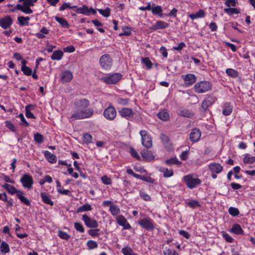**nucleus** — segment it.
<instances>
[{"mask_svg":"<svg viewBox=\"0 0 255 255\" xmlns=\"http://www.w3.org/2000/svg\"><path fill=\"white\" fill-rule=\"evenodd\" d=\"M90 102L87 99L76 100L74 104V108L71 117L70 122L76 120L88 119L92 117L94 110L88 108Z\"/></svg>","mask_w":255,"mask_h":255,"instance_id":"f257e3e1","label":"nucleus"},{"mask_svg":"<svg viewBox=\"0 0 255 255\" xmlns=\"http://www.w3.org/2000/svg\"><path fill=\"white\" fill-rule=\"evenodd\" d=\"M37 0H18V1L23 2L22 4H17L15 7V9L19 10L23 13L29 14L33 12L32 10L30 8V6L34 5Z\"/></svg>","mask_w":255,"mask_h":255,"instance_id":"f03ea898","label":"nucleus"},{"mask_svg":"<svg viewBox=\"0 0 255 255\" xmlns=\"http://www.w3.org/2000/svg\"><path fill=\"white\" fill-rule=\"evenodd\" d=\"M183 180L187 187L191 189H194L201 183V180L195 177L194 174H188L183 177Z\"/></svg>","mask_w":255,"mask_h":255,"instance_id":"7ed1b4c3","label":"nucleus"},{"mask_svg":"<svg viewBox=\"0 0 255 255\" xmlns=\"http://www.w3.org/2000/svg\"><path fill=\"white\" fill-rule=\"evenodd\" d=\"M211 88V84L208 81H200L194 85L195 91L198 93L206 92Z\"/></svg>","mask_w":255,"mask_h":255,"instance_id":"20e7f679","label":"nucleus"},{"mask_svg":"<svg viewBox=\"0 0 255 255\" xmlns=\"http://www.w3.org/2000/svg\"><path fill=\"white\" fill-rule=\"evenodd\" d=\"M138 225L147 231H151L154 229V223L150 218H144L138 221Z\"/></svg>","mask_w":255,"mask_h":255,"instance_id":"39448f33","label":"nucleus"},{"mask_svg":"<svg viewBox=\"0 0 255 255\" xmlns=\"http://www.w3.org/2000/svg\"><path fill=\"white\" fill-rule=\"evenodd\" d=\"M99 63L102 68L108 70L111 68L113 60L110 55L104 54L100 57Z\"/></svg>","mask_w":255,"mask_h":255,"instance_id":"423d86ee","label":"nucleus"},{"mask_svg":"<svg viewBox=\"0 0 255 255\" xmlns=\"http://www.w3.org/2000/svg\"><path fill=\"white\" fill-rule=\"evenodd\" d=\"M140 135L141 136V141L143 146L147 148H150L152 145V139L151 136L145 130L140 131Z\"/></svg>","mask_w":255,"mask_h":255,"instance_id":"0eeeda50","label":"nucleus"},{"mask_svg":"<svg viewBox=\"0 0 255 255\" xmlns=\"http://www.w3.org/2000/svg\"><path fill=\"white\" fill-rule=\"evenodd\" d=\"M20 182L24 188L30 189L32 187L33 180L32 177L27 174H24L20 179Z\"/></svg>","mask_w":255,"mask_h":255,"instance_id":"6e6552de","label":"nucleus"},{"mask_svg":"<svg viewBox=\"0 0 255 255\" xmlns=\"http://www.w3.org/2000/svg\"><path fill=\"white\" fill-rule=\"evenodd\" d=\"M103 115L108 120L113 121L116 117L117 112L113 106H109L104 110Z\"/></svg>","mask_w":255,"mask_h":255,"instance_id":"1a4fd4ad","label":"nucleus"},{"mask_svg":"<svg viewBox=\"0 0 255 255\" xmlns=\"http://www.w3.org/2000/svg\"><path fill=\"white\" fill-rule=\"evenodd\" d=\"M82 220L84 222L85 225L90 228H96L99 226L98 222L94 219L90 218L86 214L82 216Z\"/></svg>","mask_w":255,"mask_h":255,"instance_id":"9d476101","label":"nucleus"},{"mask_svg":"<svg viewBox=\"0 0 255 255\" xmlns=\"http://www.w3.org/2000/svg\"><path fill=\"white\" fill-rule=\"evenodd\" d=\"M75 12L78 13L83 14L86 15H89L91 14L95 15L97 13L96 10L92 7L88 8V7L85 5H83V6L80 7L79 8H77V9L76 10Z\"/></svg>","mask_w":255,"mask_h":255,"instance_id":"9b49d317","label":"nucleus"},{"mask_svg":"<svg viewBox=\"0 0 255 255\" xmlns=\"http://www.w3.org/2000/svg\"><path fill=\"white\" fill-rule=\"evenodd\" d=\"M12 24V19L10 16L6 15L0 18V26L4 29H7Z\"/></svg>","mask_w":255,"mask_h":255,"instance_id":"f8f14e48","label":"nucleus"},{"mask_svg":"<svg viewBox=\"0 0 255 255\" xmlns=\"http://www.w3.org/2000/svg\"><path fill=\"white\" fill-rule=\"evenodd\" d=\"M201 135V132L199 129L195 128L193 129L189 135V139L193 142H196L199 140Z\"/></svg>","mask_w":255,"mask_h":255,"instance_id":"ddd939ff","label":"nucleus"},{"mask_svg":"<svg viewBox=\"0 0 255 255\" xmlns=\"http://www.w3.org/2000/svg\"><path fill=\"white\" fill-rule=\"evenodd\" d=\"M119 113L122 117L127 119L133 117L134 115V112L132 110L127 108H122L119 111Z\"/></svg>","mask_w":255,"mask_h":255,"instance_id":"4468645a","label":"nucleus"},{"mask_svg":"<svg viewBox=\"0 0 255 255\" xmlns=\"http://www.w3.org/2000/svg\"><path fill=\"white\" fill-rule=\"evenodd\" d=\"M209 169L212 173H215L216 174L220 173L223 170V166L218 163L213 162L211 163L208 165Z\"/></svg>","mask_w":255,"mask_h":255,"instance_id":"2eb2a0df","label":"nucleus"},{"mask_svg":"<svg viewBox=\"0 0 255 255\" xmlns=\"http://www.w3.org/2000/svg\"><path fill=\"white\" fill-rule=\"evenodd\" d=\"M2 187L5 189L8 193L11 195L16 194V196L18 193H21V190L16 189L13 186L8 184L7 183L4 184Z\"/></svg>","mask_w":255,"mask_h":255,"instance_id":"dca6fc26","label":"nucleus"},{"mask_svg":"<svg viewBox=\"0 0 255 255\" xmlns=\"http://www.w3.org/2000/svg\"><path fill=\"white\" fill-rule=\"evenodd\" d=\"M169 26V24L165 21L158 20L153 25L150 29L153 30H157L158 29H165Z\"/></svg>","mask_w":255,"mask_h":255,"instance_id":"f3484780","label":"nucleus"},{"mask_svg":"<svg viewBox=\"0 0 255 255\" xmlns=\"http://www.w3.org/2000/svg\"><path fill=\"white\" fill-rule=\"evenodd\" d=\"M141 155L144 160L146 161H151L154 159L155 155L151 151L144 150L141 152Z\"/></svg>","mask_w":255,"mask_h":255,"instance_id":"a211bd4d","label":"nucleus"},{"mask_svg":"<svg viewBox=\"0 0 255 255\" xmlns=\"http://www.w3.org/2000/svg\"><path fill=\"white\" fill-rule=\"evenodd\" d=\"M160 139L166 148L168 150L172 148V144L167 135L164 133H161L160 135Z\"/></svg>","mask_w":255,"mask_h":255,"instance_id":"6ab92c4d","label":"nucleus"},{"mask_svg":"<svg viewBox=\"0 0 255 255\" xmlns=\"http://www.w3.org/2000/svg\"><path fill=\"white\" fill-rule=\"evenodd\" d=\"M158 171L163 173V177L169 178L173 176V172L172 169H168L164 167H159Z\"/></svg>","mask_w":255,"mask_h":255,"instance_id":"aec40b11","label":"nucleus"},{"mask_svg":"<svg viewBox=\"0 0 255 255\" xmlns=\"http://www.w3.org/2000/svg\"><path fill=\"white\" fill-rule=\"evenodd\" d=\"M25 193L21 190V193H18L16 197L20 200L21 203L26 205V206H30V201L25 196Z\"/></svg>","mask_w":255,"mask_h":255,"instance_id":"412c9836","label":"nucleus"},{"mask_svg":"<svg viewBox=\"0 0 255 255\" xmlns=\"http://www.w3.org/2000/svg\"><path fill=\"white\" fill-rule=\"evenodd\" d=\"M151 12L154 15H157L160 17H163L162 8L160 5H155L154 4H153L152 5Z\"/></svg>","mask_w":255,"mask_h":255,"instance_id":"4be33fe9","label":"nucleus"},{"mask_svg":"<svg viewBox=\"0 0 255 255\" xmlns=\"http://www.w3.org/2000/svg\"><path fill=\"white\" fill-rule=\"evenodd\" d=\"M45 158L51 163H55L57 161V157L49 151L46 150L44 152Z\"/></svg>","mask_w":255,"mask_h":255,"instance_id":"5701e85b","label":"nucleus"},{"mask_svg":"<svg viewBox=\"0 0 255 255\" xmlns=\"http://www.w3.org/2000/svg\"><path fill=\"white\" fill-rule=\"evenodd\" d=\"M233 111V106L229 103H226L223 106L222 113L225 116L230 115Z\"/></svg>","mask_w":255,"mask_h":255,"instance_id":"b1692460","label":"nucleus"},{"mask_svg":"<svg viewBox=\"0 0 255 255\" xmlns=\"http://www.w3.org/2000/svg\"><path fill=\"white\" fill-rule=\"evenodd\" d=\"M205 16V12L203 9H200L198 11L195 13H191L189 15V17L192 20H194L197 18H203Z\"/></svg>","mask_w":255,"mask_h":255,"instance_id":"393cba45","label":"nucleus"},{"mask_svg":"<svg viewBox=\"0 0 255 255\" xmlns=\"http://www.w3.org/2000/svg\"><path fill=\"white\" fill-rule=\"evenodd\" d=\"M231 232L236 235H243L244 233L241 226L238 224H235L233 225Z\"/></svg>","mask_w":255,"mask_h":255,"instance_id":"a878e982","label":"nucleus"},{"mask_svg":"<svg viewBox=\"0 0 255 255\" xmlns=\"http://www.w3.org/2000/svg\"><path fill=\"white\" fill-rule=\"evenodd\" d=\"M40 196L42 199V201L46 204L50 206H53L54 203L50 199L49 197L47 196V194L45 192H41Z\"/></svg>","mask_w":255,"mask_h":255,"instance_id":"bb28decb","label":"nucleus"},{"mask_svg":"<svg viewBox=\"0 0 255 255\" xmlns=\"http://www.w3.org/2000/svg\"><path fill=\"white\" fill-rule=\"evenodd\" d=\"M55 19L62 27L67 28L70 27V24L65 19L56 16H55Z\"/></svg>","mask_w":255,"mask_h":255,"instance_id":"cd10ccee","label":"nucleus"},{"mask_svg":"<svg viewBox=\"0 0 255 255\" xmlns=\"http://www.w3.org/2000/svg\"><path fill=\"white\" fill-rule=\"evenodd\" d=\"M157 117L161 120L167 121L169 118V114L165 110H163L157 114Z\"/></svg>","mask_w":255,"mask_h":255,"instance_id":"c85d7f7f","label":"nucleus"},{"mask_svg":"<svg viewBox=\"0 0 255 255\" xmlns=\"http://www.w3.org/2000/svg\"><path fill=\"white\" fill-rule=\"evenodd\" d=\"M0 251L2 254H5L10 251L9 245L8 244L4 241L1 243L0 246Z\"/></svg>","mask_w":255,"mask_h":255,"instance_id":"c756f323","label":"nucleus"},{"mask_svg":"<svg viewBox=\"0 0 255 255\" xmlns=\"http://www.w3.org/2000/svg\"><path fill=\"white\" fill-rule=\"evenodd\" d=\"M63 55V53L61 50H56L53 53L51 58L53 60H59L62 58Z\"/></svg>","mask_w":255,"mask_h":255,"instance_id":"7c9ffc66","label":"nucleus"},{"mask_svg":"<svg viewBox=\"0 0 255 255\" xmlns=\"http://www.w3.org/2000/svg\"><path fill=\"white\" fill-rule=\"evenodd\" d=\"M224 11L229 15H233L234 14H239L240 13V10L237 8H231L228 7L225 8L224 9Z\"/></svg>","mask_w":255,"mask_h":255,"instance_id":"2f4dec72","label":"nucleus"},{"mask_svg":"<svg viewBox=\"0 0 255 255\" xmlns=\"http://www.w3.org/2000/svg\"><path fill=\"white\" fill-rule=\"evenodd\" d=\"M178 114L180 116L187 118H191L193 116L192 112L186 109H181L179 110Z\"/></svg>","mask_w":255,"mask_h":255,"instance_id":"473e14b6","label":"nucleus"},{"mask_svg":"<svg viewBox=\"0 0 255 255\" xmlns=\"http://www.w3.org/2000/svg\"><path fill=\"white\" fill-rule=\"evenodd\" d=\"M110 211L114 216H117L120 213V209L116 205L112 204L110 206Z\"/></svg>","mask_w":255,"mask_h":255,"instance_id":"72a5a7b5","label":"nucleus"},{"mask_svg":"<svg viewBox=\"0 0 255 255\" xmlns=\"http://www.w3.org/2000/svg\"><path fill=\"white\" fill-rule=\"evenodd\" d=\"M61 80H72L73 74L69 71H65L61 74Z\"/></svg>","mask_w":255,"mask_h":255,"instance_id":"f704fd0d","label":"nucleus"},{"mask_svg":"<svg viewBox=\"0 0 255 255\" xmlns=\"http://www.w3.org/2000/svg\"><path fill=\"white\" fill-rule=\"evenodd\" d=\"M33 138L35 142L39 144L42 143L44 140V136L38 132H37L34 134Z\"/></svg>","mask_w":255,"mask_h":255,"instance_id":"c9c22d12","label":"nucleus"},{"mask_svg":"<svg viewBox=\"0 0 255 255\" xmlns=\"http://www.w3.org/2000/svg\"><path fill=\"white\" fill-rule=\"evenodd\" d=\"M30 18L29 17H24V16H19L17 18V20L19 22V24L21 26H23L24 25H28V21Z\"/></svg>","mask_w":255,"mask_h":255,"instance_id":"e433bc0d","label":"nucleus"},{"mask_svg":"<svg viewBox=\"0 0 255 255\" xmlns=\"http://www.w3.org/2000/svg\"><path fill=\"white\" fill-rule=\"evenodd\" d=\"M92 210L91 206L88 204H85L81 206H80L77 210L78 213L91 211Z\"/></svg>","mask_w":255,"mask_h":255,"instance_id":"4c0bfd02","label":"nucleus"},{"mask_svg":"<svg viewBox=\"0 0 255 255\" xmlns=\"http://www.w3.org/2000/svg\"><path fill=\"white\" fill-rule=\"evenodd\" d=\"M243 161L246 164H252L255 162V157L250 156L248 154H246L243 158Z\"/></svg>","mask_w":255,"mask_h":255,"instance_id":"58836bf2","label":"nucleus"},{"mask_svg":"<svg viewBox=\"0 0 255 255\" xmlns=\"http://www.w3.org/2000/svg\"><path fill=\"white\" fill-rule=\"evenodd\" d=\"M226 72L229 76L233 78H235L238 76V72L233 69L228 68L226 69Z\"/></svg>","mask_w":255,"mask_h":255,"instance_id":"ea45409f","label":"nucleus"},{"mask_svg":"<svg viewBox=\"0 0 255 255\" xmlns=\"http://www.w3.org/2000/svg\"><path fill=\"white\" fill-rule=\"evenodd\" d=\"M122 78V75L119 73H114L113 74L110 75L106 79H104L103 80H121Z\"/></svg>","mask_w":255,"mask_h":255,"instance_id":"a19ab883","label":"nucleus"},{"mask_svg":"<svg viewBox=\"0 0 255 255\" xmlns=\"http://www.w3.org/2000/svg\"><path fill=\"white\" fill-rule=\"evenodd\" d=\"M229 213L232 216L235 217L239 215L240 212L238 208L231 207L228 210Z\"/></svg>","mask_w":255,"mask_h":255,"instance_id":"79ce46f5","label":"nucleus"},{"mask_svg":"<svg viewBox=\"0 0 255 255\" xmlns=\"http://www.w3.org/2000/svg\"><path fill=\"white\" fill-rule=\"evenodd\" d=\"M74 228L75 229V230L80 232V233H83L85 232V229L83 226V225L82 224V223H79V222H76L74 223Z\"/></svg>","mask_w":255,"mask_h":255,"instance_id":"37998d69","label":"nucleus"},{"mask_svg":"<svg viewBox=\"0 0 255 255\" xmlns=\"http://www.w3.org/2000/svg\"><path fill=\"white\" fill-rule=\"evenodd\" d=\"M58 236L61 239L65 240H68L70 238V236L69 235L62 231H58Z\"/></svg>","mask_w":255,"mask_h":255,"instance_id":"c03bdc74","label":"nucleus"},{"mask_svg":"<svg viewBox=\"0 0 255 255\" xmlns=\"http://www.w3.org/2000/svg\"><path fill=\"white\" fill-rule=\"evenodd\" d=\"M99 13L105 17H108L110 15V9L107 7L105 9H99Z\"/></svg>","mask_w":255,"mask_h":255,"instance_id":"a18cd8bd","label":"nucleus"},{"mask_svg":"<svg viewBox=\"0 0 255 255\" xmlns=\"http://www.w3.org/2000/svg\"><path fill=\"white\" fill-rule=\"evenodd\" d=\"M165 163L167 165L180 164L181 163L176 158H172L165 160Z\"/></svg>","mask_w":255,"mask_h":255,"instance_id":"49530a36","label":"nucleus"},{"mask_svg":"<svg viewBox=\"0 0 255 255\" xmlns=\"http://www.w3.org/2000/svg\"><path fill=\"white\" fill-rule=\"evenodd\" d=\"M17 117L19 118L20 119V124L23 126L25 127H27L29 126L28 123L26 121L23 115L22 114H20Z\"/></svg>","mask_w":255,"mask_h":255,"instance_id":"de8ad7c7","label":"nucleus"},{"mask_svg":"<svg viewBox=\"0 0 255 255\" xmlns=\"http://www.w3.org/2000/svg\"><path fill=\"white\" fill-rule=\"evenodd\" d=\"M141 62L146 66L147 69H150L152 67V63L148 58H142Z\"/></svg>","mask_w":255,"mask_h":255,"instance_id":"09e8293b","label":"nucleus"},{"mask_svg":"<svg viewBox=\"0 0 255 255\" xmlns=\"http://www.w3.org/2000/svg\"><path fill=\"white\" fill-rule=\"evenodd\" d=\"M164 255H179L176 251L171 250L169 248H165L163 252Z\"/></svg>","mask_w":255,"mask_h":255,"instance_id":"8fccbe9b","label":"nucleus"},{"mask_svg":"<svg viewBox=\"0 0 255 255\" xmlns=\"http://www.w3.org/2000/svg\"><path fill=\"white\" fill-rule=\"evenodd\" d=\"M21 70L23 73V74L25 75L30 76L32 74V70L29 67L21 66Z\"/></svg>","mask_w":255,"mask_h":255,"instance_id":"3c124183","label":"nucleus"},{"mask_svg":"<svg viewBox=\"0 0 255 255\" xmlns=\"http://www.w3.org/2000/svg\"><path fill=\"white\" fill-rule=\"evenodd\" d=\"M117 223L120 225L122 226L127 221V219L123 215H119L116 217Z\"/></svg>","mask_w":255,"mask_h":255,"instance_id":"603ef678","label":"nucleus"},{"mask_svg":"<svg viewBox=\"0 0 255 255\" xmlns=\"http://www.w3.org/2000/svg\"><path fill=\"white\" fill-rule=\"evenodd\" d=\"M186 204L189 207L192 208H196L197 207H200L199 203L197 201L194 200L187 202Z\"/></svg>","mask_w":255,"mask_h":255,"instance_id":"864d4df0","label":"nucleus"},{"mask_svg":"<svg viewBox=\"0 0 255 255\" xmlns=\"http://www.w3.org/2000/svg\"><path fill=\"white\" fill-rule=\"evenodd\" d=\"M87 246H88L89 249L92 250L94 249H96L98 247L97 243L93 240H89L87 243Z\"/></svg>","mask_w":255,"mask_h":255,"instance_id":"5fc2aeb1","label":"nucleus"},{"mask_svg":"<svg viewBox=\"0 0 255 255\" xmlns=\"http://www.w3.org/2000/svg\"><path fill=\"white\" fill-rule=\"evenodd\" d=\"M132 250L130 247H125L122 250V253L124 255H133Z\"/></svg>","mask_w":255,"mask_h":255,"instance_id":"6e6d98bb","label":"nucleus"},{"mask_svg":"<svg viewBox=\"0 0 255 255\" xmlns=\"http://www.w3.org/2000/svg\"><path fill=\"white\" fill-rule=\"evenodd\" d=\"M139 195L141 198L146 201H149L151 200V198L149 195L143 191L140 190L139 191Z\"/></svg>","mask_w":255,"mask_h":255,"instance_id":"4d7b16f0","label":"nucleus"},{"mask_svg":"<svg viewBox=\"0 0 255 255\" xmlns=\"http://www.w3.org/2000/svg\"><path fill=\"white\" fill-rule=\"evenodd\" d=\"M93 137L91 135L88 133L85 134L83 136V140L84 142L89 143L92 142Z\"/></svg>","mask_w":255,"mask_h":255,"instance_id":"13d9d810","label":"nucleus"},{"mask_svg":"<svg viewBox=\"0 0 255 255\" xmlns=\"http://www.w3.org/2000/svg\"><path fill=\"white\" fill-rule=\"evenodd\" d=\"M237 3V0H227L225 4L226 6H227L228 7H230V6H235Z\"/></svg>","mask_w":255,"mask_h":255,"instance_id":"bf43d9fd","label":"nucleus"},{"mask_svg":"<svg viewBox=\"0 0 255 255\" xmlns=\"http://www.w3.org/2000/svg\"><path fill=\"white\" fill-rule=\"evenodd\" d=\"M5 126L12 131H16V128L14 125L11 122L6 121Z\"/></svg>","mask_w":255,"mask_h":255,"instance_id":"052dcab7","label":"nucleus"},{"mask_svg":"<svg viewBox=\"0 0 255 255\" xmlns=\"http://www.w3.org/2000/svg\"><path fill=\"white\" fill-rule=\"evenodd\" d=\"M216 98L214 96H208L204 100L206 101L208 104L212 105L216 102Z\"/></svg>","mask_w":255,"mask_h":255,"instance_id":"680f3d73","label":"nucleus"},{"mask_svg":"<svg viewBox=\"0 0 255 255\" xmlns=\"http://www.w3.org/2000/svg\"><path fill=\"white\" fill-rule=\"evenodd\" d=\"M223 237L227 242L230 243L233 242L234 239L229 234L225 232H223Z\"/></svg>","mask_w":255,"mask_h":255,"instance_id":"e2e57ef3","label":"nucleus"},{"mask_svg":"<svg viewBox=\"0 0 255 255\" xmlns=\"http://www.w3.org/2000/svg\"><path fill=\"white\" fill-rule=\"evenodd\" d=\"M210 106H211L210 104H208L206 101L204 100L202 103L201 107L200 109L201 111L202 112H205L207 111L208 107Z\"/></svg>","mask_w":255,"mask_h":255,"instance_id":"0e129e2a","label":"nucleus"},{"mask_svg":"<svg viewBox=\"0 0 255 255\" xmlns=\"http://www.w3.org/2000/svg\"><path fill=\"white\" fill-rule=\"evenodd\" d=\"M130 153L131 154V155L133 157H134L137 159H139L140 157H139L138 153L136 152V151L134 149V148H133V147L130 148Z\"/></svg>","mask_w":255,"mask_h":255,"instance_id":"69168bd1","label":"nucleus"},{"mask_svg":"<svg viewBox=\"0 0 255 255\" xmlns=\"http://www.w3.org/2000/svg\"><path fill=\"white\" fill-rule=\"evenodd\" d=\"M1 178L4 180L6 182L14 184V181L11 179L8 175H6L4 174H1Z\"/></svg>","mask_w":255,"mask_h":255,"instance_id":"338daca9","label":"nucleus"},{"mask_svg":"<svg viewBox=\"0 0 255 255\" xmlns=\"http://www.w3.org/2000/svg\"><path fill=\"white\" fill-rule=\"evenodd\" d=\"M102 182L105 185H110L111 184V180L106 175L103 176L101 178Z\"/></svg>","mask_w":255,"mask_h":255,"instance_id":"774afa93","label":"nucleus"}]
</instances>
